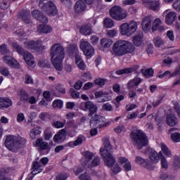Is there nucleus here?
<instances>
[{
  "mask_svg": "<svg viewBox=\"0 0 180 180\" xmlns=\"http://www.w3.org/2000/svg\"><path fill=\"white\" fill-rule=\"evenodd\" d=\"M51 60L56 71H63V60L65 58V49L61 44L55 43L50 49Z\"/></svg>",
  "mask_w": 180,
  "mask_h": 180,
  "instance_id": "1",
  "label": "nucleus"
},
{
  "mask_svg": "<svg viewBox=\"0 0 180 180\" xmlns=\"http://www.w3.org/2000/svg\"><path fill=\"white\" fill-rule=\"evenodd\" d=\"M135 49L131 42L126 40H118L113 44L112 52L115 56L122 57L126 54H131Z\"/></svg>",
  "mask_w": 180,
  "mask_h": 180,
  "instance_id": "2",
  "label": "nucleus"
},
{
  "mask_svg": "<svg viewBox=\"0 0 180 180\" xmlns=\"http://www.w3.org/2000/svg\"><path fill=\"white\" fill-rule=\"evenodd\" d=\"M112 150H113V148L110 145L109 139H104V148H101L100 154L102 160L104 161L105 165L107 167H112L116 162V159H115V156L112 154L113 153Z\"/></svg>",
  "mask_w": 180,
  "mask_h": 180,
  "instance_id": "3",
  "label": "nucleus"
},
{
  "mask_svg": "<svg viewBox=\"0 0 180 180\" xmlns=\"http://www.w3.org/2000/svg\"><path fill=\"white\" fill-rule=\"evenodd\" d=\"M130 139L137 150H141L143 147L148 145V138L143 131L138 129L130 133Z\"/></svg>",
  "mask_w": 180,
  "mask_h": 180,
  "instance_id": "4",
  "label": "nucleus"
},
{
  "mask_svg": "<svg viewBox=\"0 0 180 180\" xmlns=\"http://www.w3.org/2000/svg\"><path fill=\"white\" fill-rule=\"evenodd\" d=\"M26 143L25 138H18L13 135H8L6 138L5 146L10 151L18 153L20 150V146Z\"/></svg>",
  "mask_w": 180,
  "mask_h": 180,
  "instance_id": "5",
  "label": "nucleus"
},
{
  "mask_svg": "<svg viewBox=\"0 0 180 180\" xmlns=\"http://www.w3.org/2000/svg\"><path fill=\"white\" fill-rule=\"evenodd\" d=\"M13 49H16V51L18 54H20V56H22L26 64L29 65V67H32V68H34L35 65L34 62V58L33 57V55L30 53V52H27L19 45L18 43H13Z\"/></svg>",
  "mask_w": 180,
  "mask_h": 180,
  "instance_id": "6",
  "label": "nucleus"
},
{
  "mask_svg": "<svg viewBox=\"0 0 180 180\" xmlns=\"http://www.w3.org/2000/svg\"><path fill=\"white\" fill-rule=\"evenodd\" d=\"M39 6L44 12L49 15V16H56L58 11L57 7L52 1H47V0H40Z\"/></svg>",
  "mask_w": 180,
  "mask_h": 180,
  "instance_id": "7",
  "label": "nucleus"
},
{
  "mask_svg": "<svg viewBox=\"0 0 180 180\" xmlns=\"http://www.w3.org/2000/svg\"><path fill=\"white\" fill-rule=\"evenodd\" d=\"M137 22L132 20L129 23L125 22L120 25V33L122 36H131L137 30Z\"/></svg>",
  "mask_w": 180,
  "mask_h": 180,
  "instance_id": "8",
  "label": "nucleus"
},
{
  "mask_svg": "<svg viewBox=\"0 0 180 180\" xmlns=\"http://www.w3.org/2000/svg\"><path fill=\"white\" fill-rule=\"evenodd\" d=\"M110 15L114 20H123L127 18V13L119 6H114L110 10Z\"/></svg>",
  "mask_w": 180,
  "mask_h": 180,
  "instance_id": "9",
  "label": "nucleus"
},
{
  "mask_svg": "<svg viewBox=\"0 0 180 180\" xmlns=\"http://www.w3.org/2000/svg\"><path fill=\"white\" fill-rule=\"evenodd\" d=\"M105 122L106 119H105V117L95 115L90 120V126L91 127H99V129H102V127H106L108 126Z\"/></svg>",
  "mask_w": 180,
  "mask_h": 180,
  "instance_id": "10",
  "label": "nucleus"
},
{
  "mask_svg": "<svg viewBox=\"0 0 180 180\" xmlns=\"http://www.w3.org/2000/svg\"><path fill=\"white\" fill-rule=\"evenodd\" d=\"M79 47L86 57H92V56L95 54V49H94L92 45L86 41H81Z\"/></svg>",
  "mask_w": 180,
  "mask_h": 180,
  "instance_id": "11",
  "label": "nucleus"
},
{
  "mask_svg": "<svg viewBox=\"0 0 180 180\" xmlns=\"http://www.w3.org/2000/svg\"><path fill=\"white\" fill-rule=\"evenodd\" d=\"M143 4L150 11H157L160 9V1L157 0H143Z\"/></svg>",
  "mask_w": 180,
  "mask_h": 180,
  "instance_id": "12",
  "label": "nucleus"
},
{
  "mask_svg": "<svg viewBox=\"0 0 180 180\" xmlns=\"http://www.w3.org/2000/svg\"><path fill=\"white\" fill-rule=\"evenodd\" d=\"M25 47L26 49H29L30 50H40L41 49V44L43 43L41 42V40L39 39L37 40L36 41H26L24 43Z\"/></svg>",
  "mask_w": 180,
  "mask_h": 180,
  "instance_id": "13",
  "label": "nucleus"
},
{
  "mask_svg": "<svg viewBox=\"0 0 180 180\" xmlns=\"http://www.w3.org/2000/svg\"><path fill=\"white\" fill-rule=\"evenodd\" d=\"M163 15H165V22L167 25H172L176 20V13L175 11L166 10L164 11Z\"/></svg>",
  "mask_w": 180,
  "mask_h": 180,
  "instance_id": "14",
  "label": "nucleus"
},
{
  "mask_svg": "<svg viewBox=\"0 0 180 180\" xmlns=\"http://www.w3.org/2000/svg\"><path fill=\"white\" fill-rule=\"evenodd\" d=\"M32 13V16L37 19V20H39L40 23L46 24L49 22V18H47L46 15H43V13L39 11L34 10Z\"/></svg>",
  "mask_w": 180,
  "mask_h": 180,
  "instance_id": "15",
  "label": "nucleus"
},
{
  "mask_svg": "<svg viewBox=\"0 0 180 180\" xmlns=\"http://www.w3.org/2000/svg\"><path fill=\"white\" fill-rule=\"evenodd\" d=\"M146 153H148V158H150L153 162L157 164V162L160 161V154H158L155 150L153 148H147Z\"/></svg>",
  "mask_w": 180,
  "mask_h": 180,
  "instance_id": "16",
  "label": "nucleus"
},
{
  "mask_svg": "<svg viewBox=\"0 0 180 180\" xmlns=\"http://www.w3.org/2000/svg\"><path fill=\"white\" fill-rule=\"evenodd\" d=\"M154 18L152 17V15H148L146 16L142 20V28L144 32H147L151 29V23L153 22V20Z\"/></svg>",
  "mask_w": 180,
  "mask_h": 180,
  "instance_id": "17",
  "label": "nucleus"
},
{
  "mask_svg": "<svg viewBox=\"0 0 180 180\" xmlns=\"http://www.w3.org/2000/svg\"><path fill=\"white\" fill-rule=\"evenodd\" d=\"M36 146L39 147L40 151L46 150L47 153H50L51 148L49 146L47 142L43 141V139L39 138L35 142Z\"/></svg>",
  "mask_w": 180,
  "mask_h": 180,
  "instance_id": "18",
  "label": "nucleus"
},
{
  "mask_svg": "<svg viewBox=\"0 0 180 180\" xmlns=\"http://www.w3.org/2000/svg\"><path fill=\"white\" fill-rule=\"evenodd\" d=\"M86 11V4L82 0H79L75 3V12L76 13H82Z\"/></svg>",
  "mask_w": 180,
  "mask_h": 180,
  "instance_id": "19",
  "label": "nucleus"
},
{
  "mask_svg": "<svg viewBox=\"0 0 180 180\" xmlns=\"http://www.w3.org/2000/svg\"><path fill=\"white\" fill-rule=\"evenodd\" d=\"M139 68V65H134L131 68H127L124 69L117 70L115 72V74H117V75H123L124 74H131V72H134L137 71Z\"/></svg>",
  "mask_w": 180,
  "mask_h": 180,
  "instance_id": "20",
  "label": "nucleus"
},
{
  "mask_svg": "<svg viewBox=\"0 0 180 180\" xmlns=\"http://www.w3.org/2000/svg\"><path fill=\"white\" fill-rule=\"evenodd\" d=\"M144 37V34H143V31H138L136 34H135L133 37V43L137 47L141 46L143 43V38Z\"/></svg>",
  "mask_w": 180,
  "mask_h": 180,
  "instance_id": "21",
  "label": "nucleus"
},
{
  "mask_svg": "<svg viewBox=\"0 0 180 180\" xmlns=\"http://www.w3.org/2000/svg\"><path fill=\"white\" fill-rule=\"evenodd\" d=\"M67 136V131L65 129L60 130L53 137V141L56 143H61L65 140Z\"/></svg>",
  "mask_w": 180,
  "mask_h": 180,
  "instance_id": "22",
  "label": "nucleus"
},
{
  "mask_svg": "<svg viewBox=\"0 0 180 180\" xmlns=\"http://www.w3.org/2000/svg\"><path fill=\"white\" fill-rule=\"evenodd\" d=\"M13 103L12 100L8 97H0V109L11 108Z\"/></svg>",
  "mask_w": 180,
  "mask_h": 180,
  "instance_id": "23",
  "label": "nucleus"
},
{
  "mask_svg": "<svg viewBox=\"0 0 180 180\" xmlns=\"http://www.w3.org/2000/svg\"><path fill=\"white\" fill-rule=\"evenodd\" d=\"M165 27L162 25V21L160 18H156L152 25V32H155L156 30H159V32H162Z\"/></svg>",
  "mask_w": 180,
  "mask_h": 180,
  "instance_id": "24",
  "label": "nucleus"
},
{
  "mask_svg": "<svg viewBox=\"0 0 180 180\" xmlns=\"http://www.w3.org/2000/svg\"><path fill=\"white\" fill-rule=\"evenodd\" d=\"M4 62L9 65V67H14V68H18L19 67V63L13 58L6 56L3 58Z\"/></svg>",
  "mask_w": 180,
  "mask_h": 180,
  "instance_id": "25",
  "label": "nucleus"
},
{
  "mask_svg": "<svg viewBox=\"0 0 180 180\" xmlns=\"http://www.w3.org/2000/svg\"><path fill=\"white\" fill-rule=\"evenodd\" d=\"M84 110H89L91 115H95L98 112V107L91 101H86L84 104Z\"/></svg>",
  "mask_w": 180,
  "mask_h": 180,
  "instance_id": "26",
  "label": "nucleus"
},
{
  "mask_svg": "<svg viewBox=\"0 0 180 180\" xmlns=\"http://www.w3.org/2000/svg\"><path fill=\"white\" fill-rule=\"evenodd\" d=\"M18 18L24 20L25 23H31L30 21V11H20L18 13Z\"/></svg>",
  "mask_w": 180,
  "mask_h": 180,
  "instance_id": "27",
  "label": "nucleus"
},
{
  "mask_svg": "<svg viewBox=\"0 0 180 180\" xmlns=\"http://www.w3.org/2000/svg\"><path fill=\"white\" fill-rule=\"evenodd\" d=\"M142 81L143 79L139 77H134L133 79L129 80L127 83V89L130 90L132 89V88H134V86H139V85L141 84Z\"/></svg>",
  "mask_w": 180,
  "mask_h": 180,
  "instance_id": "28",
  "label": "nucleus"
},
{
  "mask_svg": "<svg viewBox=\"0 0 180 180\" xmlns=\"http://www.w3.org/2000/svg\"><path fill=\"white\" fill-rule=\"evenodd\" d=\"M166 122L168 126H176L178 124V118L175 115L170 114L167 115Z\"/></svg>",
  "mask_w": 180,
  "mask_h": 180,
  "instance_id": "29",
  "label": "nucleus"
},
{
  "mask_svg": "<svg viewBox=\"0 0 180 180\" xmlns=\"http://www.w3.org/2000/svg\"><path fill=\"white\" fill-rule=\"evenodd\" d=\"M33 171L31 172L32 175H37L43 171V166L39 162H34L32 164Z\"/></svg>",
  "mask_w": 180,
  "mask_h": 180,
  "instance_id": "30",
  "label": "nucleus"
},
{
  "mask_svg": "<svg viewBox=\"0 0 180 180\" xmlns=\"http://www.w3.org/2000/svg\"><path fill=\"white\" fill-rule=\"evenodd\" d=\"M79 32L84 36H89L92 34V27L90 25H84L81 27Z\"/></svg>",
  "mask_w": 180,
  "mask_h": 180,
  "instance_id": "31",
  "label": "nucleus"
},
{
  "mask_svg": "<svg viewBox=\"0 0 180 180\" xmlns=\"http://www.w3.org/2000/svg\"><path fill=\"white\" fill-rule=\"evenodd\" d=\"M52 30L53 29L51 28V27L49 25H41L38 26V28H37L38 33H41V34L43 33L44 34L51 33Z\"/></svg>",
  "mask_w": 180,
  "mask_h": 180,
  "instance_id": "32",
  "label": "nucleus"
},
{
  "mask_svg": "<svg viewBox=\"0 0 180 180\" xmlns=\"http://www.w3.org/2000/svg\"><path fill=\"white\" fill-rule=\"evenodd\" d=\"M68 51L69 54H71L72 56H77V54H79V51H78V46L75 44L73 45H69L68 47Z\"/></svg>",
  "mask_w": 180,
  "mask_h": 180,
  "instance_id": "33",
  "label": "nucleus"
},
{
  "mask_svg": "<svg viewBox=\"0 0 180 180\" xmlns=\"http://www.w3.org/2000/svg\"><path fill=\"white\" fill-rule=\"evenodd\" d=\"M101 165V158L100 157H94L92 161H90L89 163L86 165V167L91 168V167H98V165Z\"/></svg>",
  "mask_w": 180,
  "mask_h": 180,
  "instance_id": "34",
  "label": "nucleus"
},
{
  "mask_svg": "<svg viewBox=\"0 0 180 180\" xmlns=\"http://www.w3.org/2000/svg\"><path fill=\"white\" fill-rule=\"evenodd\" d=\"M101 44L102 47H104L105 49H109V46L113 44V41L110 39L103 38L101 40Z\"/></svg>",
  "mask_w": 180,
  "mask_h": 180,
  "instance_id": "35",
  "label": "nucleus"
},
{
  "mask_svg": "<svg viewBox=\"0 0 180 180\" xmlns=\"http://www.w3.org/2000/svg\"><path fill=\"white\" fill-rule=\"evenodd\" d=\"M41 133V129L40 127H36L35 128L32 129L30 131V136L32 140H34L36 139V136H39Z\"/></svg>",
  "mask_w": 180,
  "mask_h": 180,
  "instance_id": "36",
  "label": "nucleus"
},
{
  "mask_svg": "<svg viewBox=\"0 0 180 180\" xmlns=\"http://www.w3.org/2000/svg\"><path fill=\"white\" fill-rule=\"evenodd\" d=\"M160 147L163 154L166 157H169V158L172 157V155L171 154V150H169V149L168 148V147H167V146H165V144H164L163 143H161Z\"/></svg>",
  "mask_w": 180,
  "mask_h": 180,
  "instance_id": "37",
  "label": "nucleus"
},
{
  "mask_svg": "<svg viewBox=\"0 0 180 180\" xmlns=\"http://www.w3.org/2000/svg\"><path fill=\"white\" fill-rule=\"evenodd\" d=\"M83 155L86 161L85 167H86L88 164H89V162L92 160V158H94V154H92V153H91L90 151H86L83 153Z\"/></svg>",
  "mask_w": 180,
  "mask_h": 180,
  "instance_id": "38",
  "label": "nucleus"
},
{
  "mask_svg": "<svg viewBox=\"0 0 180 180\" xmlns=\"http://www.w3.org/2000/svg\"><path fill=\"white\" fill-rule=\"evenodd\" d=\"M103 25L107 29H110L115 26V21L113 20L107 18L103 20Z\"/></svg>",
  "mask_w": 180,
  "mask_h": 180,
  "instance_id": "39",
  "label": "nucleus"
},
{
  "mask_svg": "<svg viewBox=\"0 0 180 180\" xmlns=\"http://www.w3.org/2000/svg\"><path fill=\"white\" fill-rule=\"evenodd\" d=\"M159 155L161 161L162 168L167 169V168H168V162H167V159L165 158V156L162 155V152L161 151L159 152Z\"/></svg>",
  "mask_w": 180,
  "mask_h": 180,
  "instance_id": "40",
  "label": "nucleus"
},
{
  "mask_svg": "<svg viewBox=\"0 0 180 180\" xmlns=\"http://www.w3.org/2000/svg\"><path fill=\"white\" fill-rule=\"evenodd\" d=\"M38 65L41 68H49L50 67V62L45 59H40L38 61Z\"/></svg>",
  "mask_w": 180,
  "mask_h": 180,
  "instance_id": "41",
  "label": "nucleus"
},
{
  "mask_svg": "<svg viewBox=\"0 0 180 180\" xmlns=\"http://www.w3.org/2000/svg\"><path fill=\"white\" fill-rule=\"evenodd\" d=\"M10 5L11 1H9V0H0V8L3 11H6Z\"/></svg>",
  "mask_w": 180,
  "mask_h": 180,
  "instance_id": "42",
  "label": "nucleus"
},
{
  "mask_svg": "<svg viewBox=\"0 0 180 180\" xmlns=\"http://www.w3.org/2000/svg\"><path fill=\"white\" fill-rule=\"evenodd\" d=\"M153 43L156 47H161L164 44V40L161 39V37L157 36L154 37Z\"/></svg>",
  "mask_w": 180,
  "mask_h": 180,
  "instance_id": "43",
  "label": "nucleus"
},
{
  "mask_svg": "<svg viewBox=\"0 0 180 180\" xmlns=\"http://www.w3.org/2000/svg\"><path fill=\"white\" fill-rule=\"evenodd\" d=\"M109 168H112V171L114 174H119L122 171V168L119 167V165L115 162L112 166H108Z\"/></svg>",
  "mask_w": 180,
  "mask_h": 180,
  "instance_id": "44",
  "label": "nucleus"
},
{
  "mask_svg": "<svg viewBox=\"0 0 180 180\" xmlns=\"http://www.w3.org/2000/svg\"><path fill=\"white\" fill-rule=\"evenodd\" d=\"M0 53L3 54L4 56H6L9 54L10 51L8 49V45L3 44L0 46Z\"/></svg>",
  "mask_w": 180,
  "mask_h": 180,
  "instance_id": "45",
  "label": "nucleus"
},
{
  "mask_svg": "<svg viewBox=\"0 0 180 180\" xmlns=\"http://www.w3.org/2000/svg\"><path fill=\"white\" fill-rule=\"evenodd\" d=\"M20 99L21 101H23L24 102H27L28 99H29V94H27V92H26V91L25 90H21L20 91Z\"/></svg>",
  "mask_w": 180,
  "mask_h": 180,
  "instance_id": "46",
  "label": "nucleus"
},
{
  "mask_svg": "<svg viewBox=\"0 0 180 180\" xmlns=\"http://www.w3.org/2000/svg\"><path fill=\"white\" fill-rule=\"evenodd\" d=\"M171 139L174 143H180V134L178 132L172 134Z\"/></svg>",
  "mask_w": 180,
  "mask_h": 180,
  "instance_id": "47",
  "label": "nucleus"
},
{
  "mask_svg": "<svg viewBox=\"0 0 180 180\" xmlns=\"http://www.w3.org/2000/svg\"><path fill=\"white\" fill-rule=\"evenodd\" d=\"M52 106L56 109H61V108H63V101L55 100L52 104Z\"/></svg>",
  "mask_w": 180,
  "mask_h": 180,
  "instance_id": "48",
  "label": "nucleus"
},
{
  "mask_svg": "<svg viewBox=\"0 0 180 180\" xmlns=\"http://www.w3.org/2000/svg\"><path fill=\"white\" fill-rule=\"evenodd\" d=\"M52 125L56 129H62V127L65 126V122L55 121L53 122Z\"/></svg>",
  "mask_w": 180,
  "mask_h": 180,
  "instance_id": "49",
  "label": "nucleus"
},
{
  "mask_svg": "<svg viewBox=\"0 0 180 180\" xmlns=\"http://www.w3.org/2000/svg\"><path fill=\"white\" fill-rule=\"evenodd\" d=\"M140 113V111L136 110L134 112H132L130 115H128L127 116V119H128V120H133L134 119H137V117H139V114Z\"/></svg>",
  "mask_w": 180,
  "mask_h": 180,
  "instance_id": "50",
  "label": "nucleus"
},
{
  "mask_svg": "<svg viewBox=\"0 0 180 180\" xmlns=\"http://www.w3.org/2000/svg\"><path fill=\"white\" fill-rule=\"evenodd\" d=\"M142 73L146 76V77H153L154 74V70L153 68H148L146 70H142Z\"/></svg>",
  "mask_w": 180,
  "mask_h": 180,
  "instance_id": "51",
  "label": "nucleus"
},
{
  "mask_svg": "<svg viewBox=\"0 0 180 180\" xmlns=\"http://www.w3.org/2000/svg\"><path fill=\"white\" fill-rule=\"evenodd\" d=\"M174 167L175 169H180V158L178 156H174Z\"/></svg>",
  "mask_w": 180,
  "mask_h": 180,
  "instance_id": "52",
  "label": "nucleus"
},
{
  "mask_svg": "<svg viewBox=\"0 0 180 180\" xmlns=\"http://www.w3.org/2000/svg\"><path fill=\"white\" fill-rule=\"evenodd\" d=\"M56 89L58 92H60V94H65V87L61 84H56Z\"/></svg>",
  "mask_w": 180,
  "mask_h": 180,
  "instance_id": "53",
  "label": "nucleus"
},
{
  "mask_svg": "<svg viewBox=\"0 0 180 180\" xmlns=\"http://www.w3.org/2000/svg\"><path fill=\"white\" fill-rule=\"evenodd\" d=\"M174 109L180 119V105L179 102H174Z\"/></svg>",
  "mask_w": 180,
  "mask_h": 180,
  "instance_id": "54",
  "label": "nucleus"
},
{
  "mask_svg": "<svg viewBox=\"0 0 180 180\" xmlns=\"http://www.w3.org/2000/svg\"><path fill=\"white\" fill-rule=\"evenodd\" d=\"M162 101V97L160 96L156 101H150V103H152L153 108H157L159 105L161 104V101Z\"/></svg>",
  "mask_w": 180,
  "mask_h": 180,
  "instance_id": "55",
  "label": "nucleus"
},
{
  "mask_svg": "<svg viewBox=\"0 0 180 180\" xmlns=\"http://www.w3.org/2000/svg\"><path fill=\"white\" fill-rule=\"evenodd\" d=\"M44 137H45V140L49 141L50 140V139H51V137H53V132H51V131L46 129L44 131Z\"/></svg>",
  "mask_w": 180,
  "mask_h": 180,
  "instance_id": "56",
  "label": "nucleus"
},
{
  "mask_svg": "<svg viewBox=\"0 0 180 180\" xmlns=\"http://www.w3.org/2000/svg\"><path fill=\"white\" fill-rule=\"evenodd\" d=\"M25 84H34L33 78L30 75H25Z\"/></svg>",
  "mask_w": 180,
  "mask_h": 180,
  "instance_id": "57",
  "label": "nucleus"
},
{
  "mask_svg": "<svg viewBox=\"0 0 180 180\" xmlns=\"http://www.w3.org/2000/svg\"><path fill=\"white\" fill-rule=\"evenodd\" d=\"M135 162H136V164L144 165L146 164V159L141 156H136L135 158Z\"/></svg>",
  "mask_w": 180,
  "mask_h": 180,
  "instance_id": "58",
  "label": "nucleus"
},
{
  "mask_svg": "<svg viewBox=\"0 0 180 180\" xmlns=\"http://www.w3.org/2000/svg\"><path fill=\"white\" fill-rule=\"evenodd\" d=\"M106 34L108 37H115L117 34V31L116 30H110L107 31Z\"/></svg>",
  "mask_w": 180,
  "mask_h": 180,
  "instance_id": "59",
  "label": "nucleus"
},
{
  "mask_svg": "<svg viewBox=\"0 0 180 180\" xmlns=\"http://www.w3.org/2000/svg\"><path fill=\"white\" fill-rule=\"evenodd\" d=\"M90 40L94 46L99 43V37H98L96 35L91 36Z\"/></svg>",
  "mask_w": 180,
  "mask_h": 180,
  "instance_id": "60",
  "label": "nucleus"
},
{
  "mask_svg": "<svg viewBox=\"0 0 180 180\" xmlns=\"http://www.w3.org/2000/svg\"><path fill=\"white\" fill-rule=\"evenodd\" d=\"M96 85H98L99 86H103L105 85V79L101 78H98L94 80Z\"/></svg>",
  "mask_w": 180,
  "mask_h": 180,
  "instance_id": "61",
  "label": "nucleus"
},
{
  "mask_svg": "<svg viewBox=\"0 0 180 180\" xmlns=\"http://www.w3.org/2000/svg\"><path fill=\"white\" fill-rule=\"evenodd\" d=\"M79 179H80V180H92V179H91V176H89L88 174H86V173L82 174L79 176Z\"/></svg>",
  "mask_w": 180,
  "mask_h": 180,
  "instance_id": "62",
  "label": "nucleus"
},
{
  "mask_svg": "<svg viewBox=\"0 0 180 180\" xmlns=\"http://www.w3.org/2000/svg\"><path fill=\"white\" fill-rule=\"evenodd\" d=\"M173 7L175 11H180V0L174 1L173 4Z\"/></svg>",
  "mask_w": 180,
  "mask_h": 180,
  "instance_id": "63",
  "label": "nucleus"
},
{
  "mask_svg": "<svg viewBox=\"0 0 180 180\" xmlns=\"http://www.w3.org/2000/svg\"><path fill=\"white\" fill-rule=\"evenodd\" d=\"M68 178V175L67 174L64 173L62 174H59L56 176V180H65Z\"/></svg>",
  "mask_w": 180,
  "mask_h": 180,
  "instance_id": "64",
  "label": "nucleus"
}]
</instances>
